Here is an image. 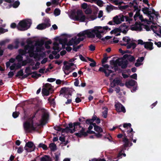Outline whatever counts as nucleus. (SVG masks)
Segmentation results:
<instances>
[{
	"label": "nucleus",
	"instance_id": "nucleus-1",
	"mask_svg": "<svg viewBox=\"0 0 161 161\" xmlns=\"http://www.w3.org/2000/svg\"><path fill=\"white\" fill-rule=\"evenodd\" d=\"M27 45L25 46L24 50L20 49L19 54L16 57V59L19 62L22 61L23 57L22 55L26 53H28L31 57H33L36 60H39L40 58V54L42 53L45 55L43 51L44 48L43 47V42L42 41H32L28 39L27 41Z\"/></svg>",
	"mask_w": 161,
	"mask_h": 161
},
{
	"label": "nucleus",
	"instance_id": "nucleus-2",
	"mask_svg": "<svg viewBox=\"0 0 161 161\" xmlns=\"http://www.w3.org/2000/svg\"><path fill=\"white\" fill-rule=\"evenodd\" d=\"M96 27L95 30H86L78 33L76 36L72 38L68 42H67L66 39H59L56 41L53 44V48L56 51L53 52V54H55L57 52L60 51L62 48H65V45L75 46L79 44L80 42L83 41L85 39V37L86 34H87L89 37H92L94 35L92 34V31H94L97 30Z\"/></svg>",
	"mask_w": 161,
	"mask_h": 161
},
{
	"label": "nucleus",
	"instance_id": "nucleus-3",
	"mask_svg": "<svg viewBox=\"0 0 161 161\" xmlns=\"http://www.w3.org/2000/svg\"><path fill=\"white\" fill-rule=\"evenodd\" d=\"M96 27H97L96 29L97 30V31H94L93 32L92 31V34L94 35L93 37H89L87 34H86L85 37V38L87 36V37L90 38H94L96 36L97 38L99 39H101V40L103 41H105V40H108L111 37L110 36H107L105 37L104 38H102V33H105L108 31H109L111 29L109 28L107 26H95L93 29H88L89 30H95V28Z\"/></svg>",
	"mask_w": 161,
	"mask_h": 161
},
{
	"label": "nucleus",
	"instance_id": "nucleus-4",
	"mask_svg": "<svg viewBox=\"0 0 161 161\" xmlns=\"http://www.w3.org/2000/svg\"><path fill=\"white\" fill-rule=\"evenodd\" d=\"M142 11L144 14L147 15L151 23H153L158 19V15L154 10H149L148 8L145 7L142 8Z\"/></svg>",
	"mask_w": 161,
	"mask_h": 161
},
{
	"label": "nucleus",
	"instance_id": "nucleus-5",
	"mask_svg": "<svg viewBox=\"0 0 161 161\" xmlns=\"http://www.w3.org/2000/svg\"><path fill=\"white\" fill-rule=\"evenodd\" d=\"M129 6L130 7H133L134 12H136V14L134 17V19L135 20H136L137 18H139L142 22H145L144 23L145 24V25H146V24L149 25V23H151L150 20L148 21L147 19H144L142 15H140L139 13L140 10L137 6L134 5L132 3H130L129 4Z\"/></svg>",
	"mask_w": 161,
	"mask_h": 161
},
{
	"label": "nucleus",
	"instance_id": "nucleus-6",
	"mask_svg": "<svg viewBox=\"0 0 161 161\" xmlns=\"http://www.w3.org/2000/svg\"><path fill=\"white\" fill-rule=\"evenodd\" d=\"M31 24V21L30 20H23L19 22L17 28L20 31H25L29 28Z\"/></svg>",
	"mask_w": 161,
	"mask_h": 161
},
{
	"label": "nucleus",
	"instance_id": "nucleus-7",
	"mask_svg": "<svg viewBox=\"0 0 161 161\" xmlns=\"http://www.w3.org/2000/svg\"><path fill=\"white\" fill-rule=\"evenodd\" d=\"M35 117V115L32 116V118H30L28 121L24 124V130L26 132H30L32 130H35V125L33 123V119Z\"/></svg>",
	"mask_w": 161,
	"mask_h": 161
},
{
	"label": "nucleus",
	"instance_id": "nucleus-8",
	"mask_svg": "<svg viewBox=\"0 0 161 161\" xmlns=\"http://www.w3.org/2000/svg\"><path fill=\"white\" fill-rule=\"evenodd\" d=\"M144 28L147 31L150 30L149 26L146 25H141L140 23H136L135 25H132L130 27V29L132 31H141Z\"/></svg>",
	"mask_w": 161,
	"mask_h": 161
},
{
	"label": "nucleus",
	"instance_id": "nucleus-9",
	"mask_svg": "<svg viewBox=\"0 0 161 161\" xmlns=\"http://www.w3.org/2000/svg\"><path fill=\"white\" fill-rule=\"evenodd\" d=\"M125 19L127 21L130 22L131 20V19L127 16H124L122 14H119L118 15H116L113 18V20L115 24H119L124 21Z\"/></svg>",
	"mask_w": 161,
	"mask_h": 161
},
{
	"label": "nucleus",
	"instance_id": "nucleus-10",
	"mask_svg": "<svg viewBox=\"0 0 161 161\" xmlns=\"http://www.w3.org/2000/svg\"><path fill=\"white\" fill-rule=\"evenodd\" d=\"M75 66H74V64L73 63H67V62H65L64 66L63 68L65 74L68 75L75 69Z\"/></svg>",
	"mask_w": 161,
	"mask_h": 161
},
{
	"label": "nucleus",
	"instance_id": "nucleus-11",
	"mask_svg": "<svg viewBox=\"0 0 161 161\" xmlns=\"http://www.w3.org/2000/svg\"><path fill=\"white\" fill-rule=\"evenodd\" d=\"M91 124L88 127V130H87L86 132L85 131V130L84 128H82V129L80 131L79 133H76V135L79 136H86L87 133L93 134L95 133V132L93 131L90 130L92 129L93 127V124Z\"/></svg>",
	"mask_w": 161,
	"mask_h": 161
},
{
	"label": "nucleus",
	"instance_id": "nucleus-12",
	"mask_svg": "<svg viewBox=\"0 0 161 161\" xmlns=\"http://www.w3.org/2000/svg\"><path fill=\"white\" fill-rule=\"evenodd\" d=\"M75 19L76 20L80 22H84L87 19V16L85 15L82 11L79 10L77 11V15L75 17Z\"/></svg>",
	"mask_w": 161,
	"mask_h": 161
},
{
	"label": "nucleus",
	"instance_id": "nucleus-13",
	"mask_svg": "<svg viewBox=\"0 0 161 161\" xmlns=\"http://www.w3.org/2000/svg\"><path fill=\"white\" fill-rule=\"evenodd\" d=\"M157 21L154 22L153 23H152L153 25H151V27H149L150 30L149 31L152 30L153 32L156 34V35L159 36L160 37H161V27L159 25H157L155 24V23Z\"/></svg>",
	"mask_w": 161,
	"mask_h": 161
},
{
	"label": "nucleus",
	"instance_id": "nucleus-14",
	"mask_svg": "<svg viewBox=\"0 0 161 161\" xmlns=\"http://www.w3.org/2000/svg\"><path fill=\"white\" fill-rule=\"evenodd\" d=\"M53 91L52 86L48 83L46 84L43 88L42 92L43 95L47 96L50 92L52 93Z\"/></svg>",
	"mask_w": 161,
	"mask_h": 161
},
{
	"label": "nucleus",
	"instance_id": "nucleus-15",
	"mask_svg": "<svg viewBox=\"0 0 161 161\" xmlns=\"http://www.w3.org/2000/svg\"><path fill=\"white\" fill-rule=\"evenodd\" d=\"M103 67H100L99 69V71L104 72L106 76H108L110 74L112 73V71L109 69L110 67L108 64H103Z\"/></svg>",
	"mask_w": 161,
	"mask_h": 161
},
{
	"label": "nucleus",
	"instance_id": "nucleus-16",
	"mask_svg": "<svg viewBox=\"0 0 161 161\" xmlns=\"http://www.w3.org/2000/svg\"><path fill=\"white\" fill-rule=\"evenodd\" d=\"M80 123L79 122L74 123L73 125L72 123L69 124V130L68 132L72 133L74 132L77 128H80Z\"/></svg>",
	"mask_w": 161,
	"mask_h": 161
},
{
	"label": "nucleus",
	"instance_id": "nucleus-17",
	"mask_svg": "<svg viewBox=\"0 0 161 161\" xmlns=\"http://www.w3.org/2000/svg\"><path fill=\"white\" fill-rule=\"evenodd\" d=\"M116 110L117 112H122L125 113L126 112L125 109L123 106L119 103H116L115 105Z\"/></svg>",
	"mask_w": 161,
	"mask_h": 161
},
{
	"label": "nucleus",
	"instance_id": "nucleus-18",
	"mask_svg": "<svg viewBox=\"0 0 161 161\" xmlns=\"http://www.w3.org/2000/svg\"><path fill=\"white\" fill-rule=\"evenodd\" d=\"M117 63L122 68H125L127 64V61L123 59L119 58L117 60Z\"/></svg>",
	"mask_w": 161,
	"mask_h": 161
},
{
	"label": "nucleus",
	"instance_id": "nucleus-19",
	"mask_svg": "<svg viewBox=\"0 0 161 161\" xmlns=\"http://www.w3.org/2000/svg\"><path fill=\"white\" fill-rule=\"evenodd\" d=\"M131 126V124L130 123H125L123 125V127L125 128L128 129V127H130L129 130H128L127 131V133H128V134L129 135V136L131 138H132L133 137V133L134 132H133V129L131 128L130 127Z\"/></svg>",
	"mask_w": 161,
	"mask_h": 161
},
{
	"label": "nucleus",
	"instance_id": "nucleus-20",
	"mask_svg": "<svg viewBox=\"0 0 161 161\" xmlns=\"http://www.w3.org/2000/svg\"><path fill=\"white\" fill-rule=\"evenodd\" d=\"M34 145L33 143L31 142H28L26 144L25 149L27 151L30 152L33 150V148Z\"/></svg>",
	"mask_w": 161,
	"mask_h": 161
},
{
	"label": "nucleus",
	"instance_id": "nucleus-21",
	"mask_svg": "<svg viewBox=\"0 0 161 161\" xmlns=\"http://www.w3.org/2000/svg\"><path fill=\"white\" fill-rule=\"evenodd\" d=\"M10 68L11 70L17 69L22 66L21 63H18L17 64L13 63L10 66Z\"/></svg>",
	"mask_w": 161,
	"mask_h": 161
},
{
	"label": "nucleus",
	"instance_id": "nucleus-22",
	"mask_svg": "<svg viewBox=\"0 0 161 161\" xmlns=\"http://www.w3.org/2000/svg\"><path fill=\"white\" fill-rule=\"evenodd\" d=\"M48 114L47 113H44L42 115L41 120L40 124L43 125L46 123L47 121Z\"/></svg>",
	"mask_w": 161,
	"mask_h": 161
},
{
	"label": "nucleus",
	"instance_id": "nucleus-23",
	"mask_svg": "<svg viewBox=\"0 0 161 161\" xmlns=\"http://www.w3.org/2000/svg\"><path fill=\"white\" fill-rule=\"evenodd\" d=\"M137 84V82L135 80H130L125 83V85L128 88H130V87L136 85Z\"/></svg>",
	"mask_w": 161,
	"mask_h": 161
},
{
	"label": "nucleus",
	"instance_id": "nucleus-24",
	"mask_svg": "<svg viewBox=\"0 0 161 161\" xmlns=\"http://www.w3.org/2000/svg\"><path fill=\"white\" fill-rule=\"evenodd\" d=\"M119 28L121 32L124 34H125L128 30V26L125 24L122 25L119 27Z\"/></svg>",
	"mask_w": 161,
	"mask_h": 161
},
{
	"label": "nucleus",
	"instance_id": "nucleus-25",
	"mask_svg": "<svg viewBox=\"0 0 161 161\" xmlns=\"http://www.w3.org/2000/svg\"><path fill=\"white\" fill-rule=\"evenodd\" d=\"M153 43L151 42H145V44L144 47L145 48L151 50L153 49Z\"/></svg>",
	"mask_w": 161,
	"mask_h": 161
},
{
	"label": "nucleus",
	"instance_id": "nucleus-26",
	"mask_svg": "<svg viewBox=\"0 0 161 161\" xmlns=\"http://www.w3.org/2000/svg\"><path fill=\"white\" fill-rule=\"evenodd\" d=\"M123 41L124 42V44H121L122 45H125V46L126 45L129 44V43H130L131 42H132V41L130 38L129 37L127 36H125V37H124L123 38Z\"/></svg>",
	"mask_w": 161,
	"mask_h": 161
},
{
	"label": "nucleus",
	"instance_id": "nucleus-27",
	"mask_svg": "<svg viewBox=\"0 0 161 161\" xmlns=\"http://www.w3.org/2000/svg\"><path fill=\"white\" fill-rule=\"evenodd\" d=\"M121 32L120 29L119 28L114 29V30L112 31L110 33L112 34H114L116 36H119L120 35V33Z\"/></svg>",
	"mask_w": 161,
	"mask_h": 161
},
{
	"label": "nucleus",
	"instance_id": "nucleus-28",
	"mask_svg": "<svg viewBox=\"0 0 161 161\" xmlns=\"http://www.w3.org/2000/svg\"><path fill=\"white\" fill-rule=\"evenodd\" d=\"M86 2H93L97 1V4L100 6H102L103 5V2L102 1L99 0H83Z\"/></svg>",
	"mask_w": 161,
	"mask_h": 161
},
{
	"label": "nucleus",
	"instance_id": "nucleus-29",
	"mask_svg": "<svg viewBox=\"0 0 161 161\" xmlns=\"http://www.w3.org/2000/svg\"><path fill=\"white\" fill-rule=\"evenodd\" d=\"M19 43V42L18 41H16L14 43V44L16 45L15 47H14L12 44H9L8 46V48L10 50L13 49L14 48H17L18 47Z\"/></svg>",
	"mask_w": 161,
	"mask_h": 161
},
{
	"label": "nucleus",
	"instance_id": "nucleus-30",
	"mask_svg": "<svg viewBox=\"0 0 161 161\" xmlns=\"http://www.w3.org/2000/svg\"><path fill=\"white\" fill-rule=\"evenodd\" d=\"M93 125L94 130L95 131L98 132V133H101L102 132V130L100 127L97 126L95 123H94Z\"/></svg>",
	"mask_w": 161,
	"mask_h": 161
},
{
	"label": "nucleus",
	"instance_id": "nucleus-31",
	"mask_svg": "<svg viewBox=\"0 0 161 161\" xmlns=\"http://www.w3.org/2000/svg\"><path fill=\"white\" fill-rule=\"evenodd\" d=\"M123 141L124 142V146L125 147H127L129 145V142L125 134V135L124 137L123 138Z\"/></svg>",
	"mask_w": 161,
	"mask_h": 161
},
{
	"label": "nucleus",
	"instance_id": "nucleus-32",
	"mask_svg": "<svg viewBox=\"0 0 161 161\" xmlns=\"http://www.w3.org/2000/svg\"><path fill=\"white\" fill-rule=\"evenodd\" d=\"M87 19L89 20H93L96 19L97 18V16L95 14L92 15L87 16Z\"/></svg>",
	"mask_w": 161,
	"mask_h": 161
},
{
	"label": "nucleus",
	"instance_id": "nucleus-33",
	"mask_svg": "<svg viewBox=\"0 0 161 161\" xmlns=\"http://www.w3.org/2000/svg\"><path fill=\"white\" fill-rule=\"evenodd\" d=\"M40 161H51V159L48 156L45 155L41 158Z\"/></svg>",
	"mask_w": 161,
	"mask_h": 161
},
{
	"label": "nucleus",
	"instance_id": "nucleus-34",
	"mask_svg": "<svg viewBox=\"0 0 161 161\" xmlns=\"http://www.w3.org/2000/svg\"><path fill=\"white\" fill-rule=\"evenodd\" d=\"M127 48L128 49H129L131 48H132V49H134L136 47V44L133 42H131L129 44H127Z\"/></svg>",
	"mask_w": 161,
	"mask_h": 161
},
{
	"label": "nucleus",
	"instance_id": "nucleus-35",
	"mask_svg": "<svg viewBox=\"0 0 161 161\" xmlns=\"http://www.w3.org/2000/svg\"><path fill=\"white\" fill-rule=\"evenodd\" d=\"M103 111L102 113V115L104 118H106L107 115L108 109L107 108L104 107L103 108Z\"/></svg>",
	"mask_w": 161,
	"mask_h": 161
},
{
	"label": "nucleus",
	"instance_id": "nucleus-36",
	"mask_svg": "<svg viewBox=\"0 0 161 161\" xmlns=\"http://www.w3.org/2000/svg\"><path fill=\"white\" fill-rule=\"evenodd\" d=\"M15 61V59L13 58H11L8 62H7L6 63V66L7 68L9 67V66L12 64L11 63H14Z\"/></svg>",
	"mask_w": 161,
	"mask_h": 161
},
{
	"label": "nucleus",
	"instance_id": "nucleus-37",
	"mask_svg": "<svg viewBox=\"0 0 161 161\" xmlns=\"http://www.w3.org/2000/svg\"><path fill=\"white\" fill-rule=\"evenodd\" d=\"M124 56L128 57V59L130 62L134 61L135 60V58L133 56L130 55L125 54V55Z\"/></svg>",
	"mask_w": 161,
	"mask_h": 161
},
{
	"label": "nucleus",
	"instance_id": "nucleus-38",
	"mask_svg": "<svg viewBox=\"0 0 161 161\" xmlns=\"http://www.w3.org/2000/svg\"><path fill=\"white\" fill-rule=\"evenodd\" d=\"M47 27L46 25L44 24L39 25L37 26V28L39 30H42L45 29Z\"/></svg>",
	"mask_w": 161,
	"mask_h": 161
},
{
	"label": "nucleus",
	"instance_id": "nucleus-39",
	"mask_svg": "<svg viewBox=\"0 0 161 161\" xmlns=\"http://www.w3.org/2000/svg\"><path fill=\"white\" fill-rule=\"evenodd\" d=\"M120 82V81L119 80L116 79L114 80L111 84L112 85L113 84L114 85L113 86H112V87H114L115 86V85H119Z\"/></svg>",
	"mask_w": 161,
	"mask_h": 161
},
{
	"label": "nucleus",
	"instance_id": "nucleus-40",
	"mask_svg": "<svg viewBox=\"0 0 161 161\" xmlns=\"http://www.w3.org/2000/svg\"><path fill=\"white\" fill-rule=\"evenodd\" d=\"M55 130L58 131H61L62 132H65L67 130L68 128H66L65 129H63L61 128L59 126H55L54 127Z\"/></svg>",
	"mask_w": 161,
	"mask_h": 161
},
{
	"label": "nucleus",
	"instance_id": "nucleus-41",
	"mask_svg": "<svg viewBox=\"0 0 161 161\" xmlns=\"http://www.w3.org/2000/svg\"><path fill=\"white\" fill-rule=\"evenodd\" d=\"M49 147L51 150L55 151L56 149V145L53 143L50 144L49 145Z\"/></svg>",
	"mask_w": 161,
	"mask_h": 161
},
{
	"label": "nucleus",
	"instance_id": "nucleus-42",
	"mask_svg": "<svg viewBox=\"0 0 161 161\" xmlns=\"http://www.w3.org/2000/svg\"><path fill=\"white\" fill-rule=\"evenodd\" d=\"M114 7L112 5H108L106 7V9L107 12H110L114 9Z\"/></svg>",
	"mask_w": 161,
	"mask_h": 161
},
{
	"label": "nucleus",
	"instance_id": "nucleus-43",
	"mask_svg": "<svg viewBox=\"0 0 161 161\" xmlns=\"http://www.w3.org/2000/svg\"><path fill=\"white\" fill-rule=\"evenodd\" d=\"M52 43V42L51 40L47 41L45 44V47L46 48L49 49L50 48L49 45Z\"/></svg>",
	"mask_w": 161,
	"mask_h": 161
},
{
	"label": "nucleus",
	"instance_id": "nucleus-44",
	"mask_svg": "<svg viewBox=\"0 0 161 161\" xmlns=\"http://www.w3.org/2000/svg\"><path fill=\"white\" fill-rule=\"evenodd\" d=\"M54 14L55 16H57L60 15V10L58 8H56L55 9Z\"/></svg>",
	"mask_w": 161,
	"mask_h": 161
},
{
	"label": "nucleus",
	"instance_id": "nucleus-45",
	"mask_svg": "<svg viewBox=\"0 0 161 161\" xmlns=\"http://www.w3.org/2000/svg\"><path fill=\"white\" fill-rule=\"evenodd\" d=\"M84 12L86 14H90L92 12V10L89 7H88L85 10Z\"/></svg>",
	"mask_w": 161,
	"mask_h": 161
},
{
	"label": "nucleus",
	"instance_id": "nucleus-46",
	"mask_svg": "<svg viewBox=\"0 0 161 161\" xmlns=\"http://www.w3.org/2000/svg\"><path fill=\"white\" fill-rule=\"evenodd\" d=\"M68 88H64L61 89L60 91L61 94H66L68 91Z\"/></svg>",
	"mask_w": 161,
	"mask_h": 161
},
{
	"label": "nucleus",
	"instance_id": "nucleus-47",
	"mask_svg": "<svg viewBox=\"0 0 161 161\" xmlns=\"http://www.w3.org/2000/svg\"><path fill=\"white\" fill-rule=\"evenodd\" d=\"M19 4L20 3L19 1H16L13 4L12 6L14 8H16L18 7Z\"/></svg>",
	"mask_w": 161,
	"mask_h": 161
},
{
	"label": "nucleus",
	"instance_id": "nucleus-48",
	"mask_svg": "<svg viewBox=\"0 0 161 161\" xmlns=\"http://www.w3.org/2000/svg\"><path fill=\"white\" fill-rule=\"evenodd\" d=\"M40 63L39 62H37L34 66H33L32 68V69L33 70H36L39 67V65H40Z\"/></svg>",
	"mask_w": 161,
	"mask_h": 161
},
{
	"label": "nucleus",
	"instance_id": "nucleus-49",
	"mask_svg": "<svg viewBox=\"0 0 161 161\" xmlns=\"http://www.w3.org/2000/svg\"><path fill=\"white\" fill-rule=\"evenodd\" d=\"M81 7L83 9L85 10L89 7L87 4L86 3H84L81 4Z\"/></svg>",
	"mask_w": 161,
	"mask_h": 161
},
{
	"label": "nucleus",
	"instance_id": "nucleus-50",
	"mask_svg": "<svg viewBox=\"0 0 161 161\" xmlns=\"http://www.w3.org/2000/svg\"><path fill=\"white\" fill-rule=\"evenodd\" d=\"M39 147L42 148L45 150H46L47 149V146L43 144L40 143L39 145Z\"/></svg>",
	"mask_w": 161,
	"mask_h": 161
},
{
	"label": "nucleus",
	"instance_id": "nucleus-51",
	"mask_svg": "<svg viewBox=\"0 0 161 161\" xmlns=\"http://www.w3.org/2000/svg\"><path fill=\"white\" fill-rule=\"evenodd\" d=\"M8 31V29L0 27V34L5 33Z\"/></svg>",
	"mask_w": 161,
	"mask_h": 161
},
{
	"label": "nucleus",
	"instance_id": "nucleus-52",
	"mask_svg": "<svg viewBox=\"0 0 161 161\" xmlns=\"http://www.w3.org/2000/svg\"><path fill=\"white\" fill-rule=\"evenodd\" d=\"M25 72L27 75H30L31 73L30 68L29 67H26L25 70Z\"/></svg>",
	"mask_w": 161,
	"mask_h": 161
},
{
	"label": "nucleus",
	"instance_id": "nucleus-53",
	"mask_svg": "<svg viewBox=\"0 0 161 161\" xmlns=\"http://www.w3.org/2000/svg\"><path fill=\"white\" fill-rule=\"evenodd\" d=\"M19 113L17 112H15L13 113L12 115L13 117L14 118H16L19 115Z\"/></svg>",
	"mask_w": 161,
	"mask_h": 161
},
{
	"label": "nucleus",
	"instance_id": "nucleus-54",
	"mask_svg": "<svg viewBox=\"0 0 161 161\" xmlns=\"http://www.w3.org/2000/svg\"><path fill=\"white\" fill-rule=\"evenodd\" d=\"M41 76V75L40 74H37L36 72H34L33 73L32 76L33 77H35L36 78H37L39 77H40Z\"/></svg>",
	"mask_w": 161,
	"mask_h": 161
},
{
	"label": "nucleus",
	"instance_id": "nucleus-55",
	"mask_svg": "<svg viewBox=\"0 0 161 161\" xmlns=\"http://www.w3.org/2000/svg\"><path fill=\"white\" fill-rule=\"evenodd\" d=\"M23 71L22 70H21L19 71L17 73L16 75V76H22L23 75Z\"/></svg>",
	"mask_w": 161,
	"mask_h": 161
},
{
	"label": "nucleus",
	"instance_id": "nucleus-56",
	"mask_svg": "<svg viewBox=\"0 0 161 161\" xmlns=\"http://www.w3.org/2000/svg\"><path fill=\"white\" fill-rule=\"evenodd\" d=\"M123 150H122L119 153L118 156V157L121 158H122L121 156L122 155H123L124 157H125L126 156L125 154V153L123 154L122 153Z\"/></svg>",
	"mask_w": 161,
	"mask_h": 161
},
{
	"label": "nucleus",
	"instance_id": "nucleus-57",
	"mask_svg": "<svg viewBox=\"0 0 161 161\" xmlns=\"http://www.w3.org/2000/svg\"><path fill=\"white\" fill-rule=\"evenodd\" d=\"M14 0H0V4L2 3L3 1H5L8 3H11L14 1Z\"/></svg>",
	"mask_w": 161,
	"mask_h": 161
},
{
	"label": "nucleus",
	"instance_id": "nucleus-58",
	"mask_svg": "<svg viewBox=\"0 0 161 161\" xmlns=\"http://www.w3.org/2000/svg\"><path fill=\"white\" fill-rule=\"evenodd\" d=\"M59 0H52V3L53 4L58 5L59 3Z\"/></svg>",
	"mask_w": 161,
	"mask_h": 161
},
{
	"label": "nucleus",
	"instance_id": "nucleus-59",
	"mask_svg": "<svg viewBox=\"0 0 161 161\" xmlns=\"http://www.w3.org/2000/svg\"><path fill=\"white\" fill-rule=\"evenodd\" d=\"M94 121L92 120V119H88L86 120V122L87 124H91Z\"/></svg>",
	"mask_w": 161,
	"mask_h": 161
},
{
	"label": "nucleus",
	"instance_id": "nucleus-60",
	"mask_svg": "<svg viewBox=\"0 0 161 161\" xmlns=\"http://www.w3.org/2000/svg\"><path fill=\"white\" fill-rule=\"evenodd\" d=\"M82 46V45H80L79 46H77L76 47H74L73 48V50L75 51H77V50L80 48V47Z\"/></svg>",
	"mask_w": 161,
	"mask_h": 161
},
{
	"label": "nucleus",
	"instance_id": "nucleus-61",
	"mask_svg": "<svg viewBox=\"0 0 161 161\" xmlns=\"http://www.w3.org/2000/svg\"><path fill=\"white\" fill-rule=\"evenodd\" d=\"M79 57L80 59L84 61H87V60L81 55H80Z\"/></svg>",
	"mask_w": 161,
	"mask_h": 161
},
{
	"label": "nucleus",
	"instance_id": "nucleus-62",
	"mask_svg": "<svg viewBox=\"0 0 161 161\" xmlns=\"http://www.w3.org/2000/svg\"><path fill=\"white\" fill-rule=\"evenodd\" d=\"M130 77L136 80L137 79V75L135 73L131 75Z\"/></svg>",
	"mask_w": 161,
	"mask_h": 161
},
{
	"label": "nucleus",
	"instance_id": "nucleus-63",
	"mask_svg": "<svg viewBox=\"0 0 161 161\" xmlns=\"http://www.w3.org/2000/svg\"><path fill=\"white\" fill-rule=\"evenodd\" d=\"M138 43L139 44L141 45H145V42H143V41L142 40H138Z\"/></svg>",
	"mask_w": 161,
	"mask_h": 161
},
{
	"label": "nucleus",
	"instance_id": "nucleus-64",
	"mask_svg": "<svg viewBox=\"0 0 161 161\" xmlns=\"http://www.w3.org/2000/svg\"><path fill=\"white\" fill-rule=\"evenodd\" d=\"M103 16V11L100 10L99 11L98 13V17L99 18H101Z\"/></svg>",
	"mask_w": 161,
	"mask_h": 161
}]
</instances>
